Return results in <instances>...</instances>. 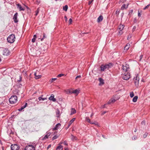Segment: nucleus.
<instances>
[{
    "label": "nucleus",
    "mask_w": 150,
    "mask_h": 150,
    "mask_svg": "<svg viewBox=\"0 0 150 150\" xmlns=\"http://www.w3.org/2000/svg\"><path fill=\"white\" fill-rule=\"evenodd\" d=\"M113 66V64L112 63H109L105 65H102L100 67L101 70L102 71H104L105 69H108L111 68Z\"/></svg>",
    "instance_id": "nucleus-1"
},
{
    "label": "nucleus",
    "mask_w": 150,
    "mask_h": 150,
    "mask_svg": "<svg viewBox=\"0 0 150 150\" xmlns=\"http://www.w3.org/2000/svg\"><path fill=\"white\" fill-rule=\"evenodd\" d=\"M15 40V35L13 34L10 35L7 38L8 42L10 43H13Z\"/></svg>",
    "instance_id": "nucleus-2"
},
{
    "label": "nucleus",
    "mask_w": 150,
    "mask_h": 150,
    "mask_svg": "<svg viewBox=\"0 0 150 150\" xmlns=\"http://www.w3.org/2000/svg\"><path fill=\"white\" fill-rule=\"evenodd\" d=\"M17 97L16 96H13L9 99V102L11 104H14L17 101Z\"/></svg>",
    "instance_id": "nucleus-3"
},
{
    "label": "nucleus",
    "mask_w": 150,
    "mask_h": 150,
    "mask_svg": "<svg viewBox=\"0 0 150 150\" xmlns=\"http://www.w3.org/2000/svg\"><path fill=\"white\" fill-rule=\"evenodd\" d=\"M139 77L138 74L136 75V77H135L134 79V83L137 87L139 85Z\"/></svg>",
    "instance_id": "nucleus-4"
},
{
    "label": "nucleus",
    "mask_w": 150,
    "mask_h": 150,
    "mask_svg": "<svg viewBox=\"0 0 150 150\" xmlns=\"http://www.w3.org/2000/svg\"><path fill=\"white\" fill-rule=\"evenodd\" d=\"M122 78L125 80H127L130 78V75L128 72L125 73L122 76Z\"/></svg>",
    "instance_id": "nucleus-5"
},
{
    "label": "nucleus",
    "mask_w": 150,
    "mask_h": 150,
    "mask_svg": "<svg viewBox=\"0 0 150 150\" xmlns=\"http://www.w3.org/2000/svg\"><path fill=\"white\" fill-rule=\"evenodd\" d=\"M19 148V146L17 144H12L11 146V150H18Z\"/></svg>",
    "instance_id": "nucleus-6"
},
{
    "label": "nucleus",
    "mask_w": 150,
    "mask_h": 150,
    "mask_svg": "<svg viewBox=\"0 0 150 150\" xmlns=\"http://www.w3.org/2000/svg\"><path fill=\"white\" fill-rule=\"evenodd\" d=\"M10 52L7 49H5L3 51V54L4 55L7 56L9 55Z\"/></svg>",
    "instance_id": "nucleus-7"
},
{
    "label": "nucleus",
    "mask_w": 150,
    "mask_h": 150,
    "mask_svg": "<svg viewBox=\"0 0 150 150\" xmlns=\"http://www.w3.org/2000/svg\"><path fill=\"white\" fill-rule=\"evenodd\" d=\"M116 100L117 99H115V97L113 96V98H112L109 100L107 103V104H110L111 103H113L116 101Z\"/></svg>",
    "instance_id": "nucleus-8"
},
{
    "label": "nucleus",
    "mask_w": 150,
    "mask_h": 150,
    "mask_svg": "<svg viewBox=\"0 0 150 150\" xmlns=\"http://www.w3.org/2000/svg\"><path fill=\"white\" fill-rule=\"evenodd\" d=\"M25 149L27 150H35V148L33 145H29L26 146L25 147Z\"/></svg>",
    "instance_id": "nucleus-9"
},
{
    "label": "nucleus",
    "mask_w": 150,
    "mask_h": 150,
    "mask_svg": "<svg viewBox=\"0 0 150 150\" xmlns=\"http://www.w3.org/2000/svg\"><path fill=\"white\" fill-rule=\"evenodd\" d=\"M18 16V13H16L14 15L13 18V19L15 23H17L18 22V20L17 19V16Z\"/></svg>",
    "instance_id": "nucleus-10"
},
{
    "label": "nucleus",
    "mask_w": 150,
    "mask_h": 150,
    "mask_svg": "<svg viewBox=\"0 0 150 150\" xmlns=\"http://www.w3.org/2000/svg\"><path fill=\"white\" fill-rule=\"evenodd\" d=\"M122 69L123 71L125 72L128 71V69H129V67L128 65L126 64L125 65H123Z\"/></svg>",
    "instance_id": "nucleus-11"
},
{
    "label": "nucleus",
    "mask_w": 150,
    "mask_h": 150,
    "mask_svg": "<svg viewBox=\"0 0 150 150\" xmlns=\"http://www.w3.org/2000/svg\"><path fill=\"white\" fill-rule=\"evenodd\" d=\"M49 99L50 100L53 101V102H55L56 101V99L54 98V96L53 94H52L49 98Z\"/></svg>",
    "instance_id": "nucleus-12"
},
{
    "label": "nucleus",
    "mask_w": 150,
    "mask_h": 150,
    "mask_svg": "<svg viewBox=\"0 0 150 150\" xmlns=\"http://www.w3.org/2000/svg\"><path fill=\"white\" fill-rule=\"evenodd\" d=\"M61 125L60 123H58L55 125V127L53 128V130H57L59 127L61 126Z\"/></svg>",
    "instance_id": "nucleus-13"
},
{
    "label": "nucleus",
    "mask_w": 150,
    "mask_h": 150,
    "mask_svg": "<svg viewBox=\"0 0 150 150\" xmlns=\"http://www.w3.org/2000/svg\"><path fill=\"white\" fill-rule=\"evenodd\" d=\"M75 118H73L69 122L67 129L69 127L71 124L75 121Z\"/></svg>",
    "instance_id": "nucleus-14"
},
{
    "label": "nucleus",
    "mask_w": 150,
    "mask_h": 150,
    "mask_svg": "<svg viewBox=\"0 0 150 150\" xmlns=\"http://www.w3.org/2000/svg\"><path fill=\"white\" fill-rule=\"evenodd\" d=\"M17 8L19 9L20 11H24L25 10V9L23 8H22L21 5L19 4H17Z\"/></svg>",
    "instance_id": "nucleus-15"
},
{
    "label": "nucleus",
    "mask_w": 150,
    "mask_h": 150,
    "mask_svg": "<svg viewBox=\"0 0 150 150\" xmlns=\"http://www.w3.org/2000/svg\"><path fill=\"white\" fill-rule=\"evenodd\" d=\"M27 105V103H25V105H23V106H22L21 107V108L19 109L18 110L19 111H22V110H23L24 108H25Z\"/></svg>",
    "instance_id": "nucleus-16"
},
{
    "label": "nucleus",
    "mask_w": 150,
    "mask_h": 150,
    "mask_svg": "<svg viewBox=\"0 0 150 150\" xmlns=\"http://www.w3.org/2000/svg\"><path fill=\"white\" fill-rule=\"evenodd\" d=\"M37 73L36 72L35 73H34V75L35 76V78L36 79H38L40 78L41 76H42L41 75H37Z\"/></svg>",
    "instance_id": "nucleus-17"
},
{
    "label": "nucleus",
    "mask_w": 150,
    "mask_h": 150,
    "mask_svg": "<svg viewBox=\"0 0 150 150\" xmlns=\"http://www.w3.org/2000/svg\"><path fill=\"white\" fill-rule=\"evenodd\" d=\"M103 16L100 15L98 18L97 22L98 23L101 21L103 20Z\"/></svg>",
    "instance_id": "nucleus-18"
},
{
    "label": "nucleus",
    "mask_w": 150,
    "mask_h": 150,
    "mask_svg": "<svg viewBox=\"0 0 150 150\" xmlns=\"http://www.w3.org/2000/svg\"><path fill=\"white\" fill-rule=\"evenodd\" d=\"M129 5V4H127V5H126L125 4H124L122 5L121 7V10H123L125 8H128V6Z\"/></svg>",
    "instance_id": "nucleus-19"
},
{
    "label": "nucleus",
    "mask_w": 150,
    "mask_h": 150,
    "mask_svg": "<svg viewBox=\"0 0 150 150\" xmlns=\"http://www.w3.org/2000/svg\"><path fill=\"white\" fill-rule=\"evenodd\" d=\"M76 112V110L74 108H71V113L70 114V115H72L73 114H74Z\"/></svg>",
    "instance_id": "nucleus-20"
},
{
    "label": "nucleus",
    "mask_w": 150,
    "mask_h": 150,
    "mask_svg": "<svg viewBox=\"0 0 150 150\" xmlns=\"http://www.w3.org/2000/svg\"><path fill=\"white\" fill-rule=\"evenodd\" d=\"M130 47V45L129 44H127L126 46L125 47L124 49L125 50H128Z\"/></svg>",
    "instance_id": "nucleus-21"
},
{
    "label": "nucleus",
    "mask_w": 150,
    "mask_h": 150,
    "mask_svg": "<svg viewBox=\"0 0 150 150\" xmlns=\"http://www.w3.org/2000/svg\"><path fill=\"white\" fill-rule=\"evenodd\" d=\"M79 93V91L77 89H76L74 90L71 93L76 94V95H78Z\"/></svg>",
    "instance_id": "nucleus-22"
},
{
    "label": "nucleus",
    "mask_w": 150,
    "mask_h": 150,
    "mask_svg": "<svg viewBox=\"0 0 150 150\" xmlns=\"http://www.w3.org/2000/svg\"><path fill=\"white\" fill-rule=\"evenodd\" d=\"M138 98L137 96H135L133 98L132 101L134 102H136L137 101Z\"/></svg>",
    "instance_id": "nucleus-23"
},
{
    "label": "nucleus",
    "mask_w": 150,
    "mask_h": 150,
    "mask_svg": "<svg viewBox=\"0 0 150 150\" xmlns=\"http://www.w3.org/2000/svg\"><path fill=\"white\" fill-rule=\"evenodd\" d=\"M63 146L62 145L58 146L56 150H62Z\"/></svg>",
    "instance_id": "nucleus-24"
},
{
    "label": "nucleus",
    "mask_w": 150,
    "mask_h": 150,
    "mask_svg": "<svg viewBox=\"0 0 150 150\" xmlns=\"http://www.w3.org/2000/svg\"><path fill=\"white\" fill-rule=\"evenodd\" d=\"M99 81H100V83H101L102 84H103L104 83V81L101 78H100L99 79H98Z\"/></svg>",
    "instance_id": "nucleus-25"
},
{
    "label": "nucleus",
    "mask_w": 150,
    "mask_h": 150,
    "mask_svg": "<svg viewBox=\"0 0 150 150\" xmlns=\"http://www.w3.org/2000/svg\"><path fill=\"white\" fill-rule=\"evenodd\" d=\"M60 111L58 110H57V111L56 112V116L57 117H59L60 116Z\"/></svg>",
    "instance_id": "nucleus-26"
},
{
    "label": "nucleus",
    "mask_w": 150,
    "mask_h": 150,
    "mask_svg": "<svg viewBox=\"0 0 150 150\" xmlns=\"http://www.w3.org/2000/svg\"><path fill=\"white\" fill-rule=\"evenodd\" d=\"M68 8V6L67 5H66L64 6L63 7V10L65 11H67V10Z\"/></svg>",
    "instance_id": "nucleus-27"
},
{
    "label": "nucleus",
    "mask_w": 150,
    "mask_h": 150,
    "mask_svg": "<svg viewBox=\"0 0 150 150\" xmlns=\"http://www.w3.org/2000/svg\"><path fill=\"white\" fill-rule=\"evenodd\" d=\"M119 29L120 30H122L124 27V26L123 25H120L119 26Z\"/></svg>",
    "instance_id": "nucleus-28"
},
{
    "label": "nucleus",
    "mask_w": 150,
    "mask_h": 150,
    "mask_svg": "<svg viewBox=\"0 0 150 150\" xmlns=\"http://www.w3.org/2000/svg\"><path fill=\"white\" fill-rule=\"evenodd\" d=\"M46 99V98H43L41 97H40L38 98V99L39 101H40L41 100H44Z\"/></svg>",
    "instance_id": "nucleus-29"
},
{
    "label": "nucleus",
    "mask_w": 150,
    "mask_h": 150,
    "mask_svg": "<svg viewBox=\"0 0 150 150\" xmlns=\"http://www.w3.org/2000/svg\"><path fill=\"white\" fill-rule=\"evenodd\" d=\"M47 38V36L46 35L45 33H43V37L41 39V40L42 41L44 39Z\"/></svg>",
    "instance_id": "nucleus-30"
},
{
    "label": "nucleus",
    "mask_w": 150,
    "mask_h": 150,
    "mask_svg": "<svg viewBox=\"0 0 150 150\" xmlns=\"http://www.w3.org/2000/svg\"><path fill=\"white\" fill-rule=\"evenodd\" d=\"M81 75H79L77 76L75 78L76 80H77L78 81H80V80H78V79H80L81 78Z\"/></svg>",
    "instance_id": "nucleus-31"
},
{
    "label": "nucleus",
    "mask_w": 150,
    "mask_h": 150,
    "mask_svg": "<svg viewBox=\"0 0 150 150\" xmlns=\"http://www.w3.org/2000/svg\"><path fill=\"white\" fill-rule=\"evenodd\" d=\"M134 96V93L133 92H130V96L131 98H132Z\"/></svg>",
    "instance_id": "nucleus-32"
},
{
    "label": "nucleus",
    "mask_w": 150,
    "mask_h": 150,
    "mask_svg": "<svg viewBox=\"0 0 150 150\" xmlns=\"http://www.w3.org/2000/svg\"><path fill=\"white\" fill-rule=\"evenodd\" d=\"M86 121L87 122H88L89 123L91 122L90 120L89 119V117H86Z\"/></svg>",
    "instance_id": "nucleus-33"
},
{
    "label": "nucleus",
    "mask_w": 150,
    "mask_h": 150,
    "mask_svg": "<svg viewBox=\"0 0 150 150\" xmlns=\"http://www.w3.org/2000/svg\"><path fill=\"white\" fill-rule=\"evenodd\" d=\"M119 13H120V10H119L118 9L115 12V14L116 15V16H118L119 14Z\"/></svg>",
    "instance_id": "nucleus-34"
},
{
    "label": "nucleus",
    "mask_w": 150,
    "mask_h": 150,
    "mask_svg": "<svg viewBox=\"0 0 150 150\" xmlns=\"http://www.w3.org/2000/svg\"><path fill=\"white\" fill-rule=\"evenodd\" d=\"M64 75V74H60L59 75H58L57 76V78H59V77H61L63 76Z\"/></svg>",
    "instance_id": "nucleus-35"
},
{
    "label": "nucleus",
    "mask_w": 150,
    "mask_h": 150,
    "mask_svg": "<svg viewBox=\"0 0 150 150\" xmlns=\"http://www.w3.org/2000/svg\"><path fill=\"white\" fill-rule=\"evenodd\" d=\"M58 137L57 136V135H55L52 138V140H54L55 139H57V138H58Z\"/></svg>",
    "instance_id": "nucleus-36"
},
{
    "label": "nucleus",
    "mask_w": 150,
    "mask_h": 150,
    "mask_svg": "<svg viewBox=\"0 0 150 150\" xmlns=\"http://www.w3.org/2000/svg\"><path fill=\"white\" fill-rule=\"evenodd\" d=\"M39 8H38L37 11H36L35 12V15L36 16H37L38 14V13L39 12Z\"/></svg>",
    "instance_id": "nucleus-37"
},
{
    "label": "nucleus",
    "mask_w": 150,
    "mask_h": 150,
    "mask_svg": "<svg viewBox=\"0 0 150 150\" xmlns=\"http://www.w3.org/2000/svg\"><path fill=\"white\" fill-rule=\"evenodd\" d=\"M150 6V4H149L148 5L146 6L144 8V10H145L146 9L148 8L149 6Z\"/></svg>",
    "instance_id": "nucleus-38"
},
{
    "label": "nucleus",
    "mask_w": 150,
    "mask_h": 150,
    "mask_svg": "<svg viewBox=\"0 0 150 150\" xmlns=\"http://www.w3.org/2000/svg\"><path fill=\"white\" fill-rule=\"evenodd\" d=\"M48 138V137L47 136V135H45L44 137L42 138V140H45L46 139H47Z\"/></svg>",
    "instance_id": "nucleus-39"
},
{
    "label": "nucleus",
    "mask_w": 150,
    "mask_h": 150,
    "mask_svg": "<svg viewBox=\"0 0 150 150\" xmlns=\"http://www.w3.org/2000/svg\"><path fill=\"white\" fill-rule=\"evenodd\" d=\"M133 12V10H130L128 14L130 16L132 14V13Z\"/></svg>",
    "instance_id": "nucleus-40"
},
{
    "label": "nucleus",
    "mask_w": 150,
    "mask_h": 150,
    "mask_svg": "<svg viewBox=\"0 0 150 150\" xmlns=\"http://www.w3.org/2000/svg\"><path fill=\"white\" fill-rule=\"evenodd\" d=\"M72 21V19L71 18H70L69 19V24H71V23Z\"/></svg>",
    "instance_id": "nucleus-41"
},
{
    "label": "nucleus",
    "mask_w": 150,
    "mask_h": 150,
    "mask_svg": "<svg viewBox=\"0 0 150 150\" xmlns=\"http://www.w3.org/2000/svg\"><path fill=\"white\" fill-rule=\"evenodd\" d=\"M145 124V121L144 120L142 121L141 123V124L142 125H144Z\"/></svg>",
    "instance_id": "nucleus-42"
},
{
    "label": "nucleus",
    "mask_w": 150,
    "mask_h": 150,
    "mask_svg": "<svg viewBox=\"0 0 150 150\" xmlns=\"http://www.w3.org/2000/svg\"><path fill=\"white\" fill-rule=\"evenodd\" d=\"M57 79L56 78H52L51 80V82H53L54 81H55Z\"/></svg>",
    "instance_id": "nucleus-43"
},
{
    "label": "nucleus",
    "mask_w": 150,
    "mask_h": 150,
    "mask_svg": "<svg viewBox=\"0 0 150 150\" xmlns=\"http://www.w3.org/2000/svg\"><path fill=\"white\" fill-rule=\"evenodd\" d=\"M147 133H146L145 134H144L143 135V137L144 138H146L147 135Z\"/></svg>",
    "instance_id": "nucleus-44"
},
{
    "label": "nucleus",
    "mask_w": 150,
    "mask_h": 150,
    "mask_svg": "<svg viewBox=\"0 0 150 150\" xmlns=\"http://www.w3.org/2000/svg\"><path fill=\"white\" fill-rule=\"evenodd\" d=\"M35 39H36L35 38H33L32 40V42H34L35 41Z\"/></svg>",
    "instance_id": "nucleus-45"
},
{
    "label": "nucleus",
    "mask_w": 150,
    "mask_h": 150,
    "mask_svg": "<svg viewBox=\"0 0 150 150\" xmlns=\"http://www.w3.org/2000/svg\"><path fill=\"white\" fill-rule=\"evenodd\" d=\"M137 139V137H132V139L133 140H135Z\"/></svg>",
    "instance_id": "nucleus-46"
},
{
    "label": "nucleus",
    "mask_w": 150,
    "mask_h": 150,
    "mask_svg": "<svg viewBox=\"0 0 150 150\" xmlns=\"http://www.w3.org/2000/svg\"><path fill=\"white\" fill-rule=\"evenodd\" d=\"M46 135H47V136L48 137L50 135V132L47 133V134Z\"/></svg>",
    "instance_id": "nucleus-47"
},
{
    "label": "nucleus",
    "mask_w": 150,
    "mask_h": 150,
    "mask_svg": "<svg viewBox=\"0 0 150 150\" xmlns=\"http://www.w3.org/2000/svg\"><path fill=\"white\" fill-rule=\"evenodd\" d=\"M46 135H47V136L48 137L50 135V132L47 133V134Z\"/></svg>",
    "instance_id": "nucleus-48"
},
{
    "label": "nucleus",
    "mask_w": 150,
    "mask_h": 150,
    "mask_svg": "<svg viewBox=\"0 0 150 150\" xmlns=\"http://www.w3.org/2000/svg\"><path fill=\"white\" fill-rule=\"evenodd\" d=\"M141 13H140L139 11L138 12V16L139 17H140L141 16Z\"/></svg>",
    "instance_id": "nucleus-49"
},
{
    "label": "nucleus",
    "mask_w": 150,
    "mask_h": 150,
    "mask_svg": "<svg viewBox=\"0 0 150 150\" xmlns=\"http://www.w3.org/2000/svg\"><path fill=\"white\" fill-rule=\"evenodd\" d=\"M122 33V30H120L119 32V34L120 35H121Z\"/></svg>",
    "instance_id": "nucleus-50"
},
{
    "label": "nucleus",
    "mask_w": 150,
    "mask_h": 150,
    "mask_svg": "<svg viewBox=\"0 0 150 150\" xmlns=\"http://www.w3.org/2000/svg\"><path fill=\"white\" fill-rule=\"evenodd\" d=\"M136 29V27L134 26L133 28L132 31H134Z\"/></svg>",
    "instance_id": "nucleus-51"
},
{
    "label": "nucleus",
    "mask_w": 150,
    "mask_h": 150,
    "mask_svg": "<svg viewBox=\"0 0 150 150\" xmlns=\"http://www.w3.org/2000/svg\"><path fill=\"white\" fill-rule=\"evenodd\" d=\"M64 144L65 145L67 146L68 145L67 142L66 141H64Z\"/></svg>",
    "instance_id": "nucleus-52"
},
{
    "label": "nucleus",
    "mask_w": 150,
    "mask_h": 150,
    "mask_svg": "<svg viewBox=\"0 0 150 150\" xmlns=\"http://www.w3.org/2000/svg\"><path fill=\"white\" fill-rule=\"evenodd\" d=\"M21 76H20L19 79L18 80V82H19L21 81Z\"/></svg>",
    "instance_id": "nucleus-53"
},
{
    "label": "nucleus",
    "mask_w": 150,
    "mask_h": 150,
    "mask_svg": "<svg viewBox=\"0 0 150 150\" xmlns=\"http://www.w3.org/2000/svg\"><path fill=\"white\" fill-rule=\"evenodd\" d=\"M143 57V55H141L140 56V59H139V61H140L141 59H142V58Z\"/></svg>",
    "instance_id": "nucleus-54"
},
{
    "label": "nucleus",
    "mask_w": 150,
    "mask_h": 150,
    "mask_svg": "<svg viewBox=\"0 0 150 150\" xmlns=\"http://www.w3.org/2000/svg\"><path fill=\"white\" fill-rule=\"evenodd\" d=\"M95 123V124H94L95 125H97L98 126H99V125L98 123L97 122H94Z\"/></svg>",
    "instance_id": "nucleus-55"
},
{
    "label": "nucleus",
    "mask_w": 150,
    "mask_h": 150,
    "mask_svg": "<svg viewBox=\"0 0 150 150\" xmlns=\"http://www.w3.org/2000/svg\"><path fill=\"white\" fill-rule=\"evenodd\" d=\"M131 38V35H129L127 38V39L128 40H129V39H130Z\"/></svg>",
    "instance_id": "nucleus-56"
},
{
    "label": "nucleus",
    "mask_w": 150,
    "mask_h": 150,
    "mask_svg": "<svg viewBox=\"0 0 150 150\" xmlns=\"http://www.w3.org/2000/svg\"><path fill=\"white\" fill-rule=\"evenodd\" d=\"M51 147V145H49L47 148V149H48L49 148H50Z\"/></svg>",
    "instance_id": "nucleus-57"
},
{
    "label": "nucleus",
    "mask_w": 150,
    "mask_h": 150,
    "mask_svg": "<svg viewBox=\"0 0 150 150\" xmlns=\"http://www.w3.org/2000/svg\"><path fill=\"white\" fill-rule=\"evenodd\" d=\"M64 18H65V21H67V17L66 16H65L64 17Z\"/></svg>",
    "instance_id": "nucleus-58"
},
{
    "label": "nucleus",
    "mask_w": 150,
    "mask_h": 150,
    "mask_svg": "<svg viewBox=\"0 0 150 150\" xmlns=\"http://www.w3.org/2000/svg\"><path fill=\"white\" fill-rule=\"evenodd\" d=\"M106 105V104H104V105H103L102 107V108H105L106 107V106H105V105Z\"/></svg>",
    "instance_id": "nucleus-59"
},
{
    "label": "nucleus",
    "mask_w": 150,
    "mask_h": 150,
    "mask_svg": "<svg viewBox=\"0 0 150 150\" xmlns=\"http://www.w3.org/2000/svg\"><path fill=\"white\" fill-rule=\"evenodd\" d=\"M107 112L106 111H104V112H103L102 113V115H103L104 114H105L106 112Z\"/></svg>",
    "instance_id": "nucleus-60"
},
{
    "label": "nucleus",
    "mask_w": 150,
    "mask_h": 150,
    "mask_svg": "<svg viewBox=\"0 0 150 150\" xmlns=\"http://www.w3.org/2000/svg\"><path fill=\"white\" fill-rule=\"evenodd\" d=\"M37 37L36 35H34L33 36V38H35V39Z\"/></svg>",
    "instance_id": "nucleus-61"
},
{
    "label": "nucleus",
    "mask_w": 150,
    "mask_h": 150,
    "mask_svg": "<svg viewBox=\"0 0 150 150\" xmlns=\"http://www.w3.org/2000/svg\"><path fill=\"white\" fill-rule=\"evenodd\" d=\"M93 115H94V114L93 113H92V114H91V115L90 117H92V116Z\"/></svg>",
    "instance_id": "nucleus-62"
},
{
    "label": "nucleus",
    "mask_w": 150,
    "mask_h": 150,
    "mask_svg": "<svg viewBox=\"0 0 150 150\" xmlns=\"http://www.w3.org/2000/svg\"><path fill=\"white\" fill-rule=\"evenodd\" d=\"M89 123L90 124H95V123L94 122H92L91 121V122H89Z\"/></svg>",
    "instance_id": "nucleus-63"
},
{
    "label": "nucleus",
    "mask_w": 150,
    "mask_h": 150,
    "mask_svg": "<svg viewBox=\"0 0 150 150\" xmlns=\"http://www.w3.org/2000/svg\"><path fill=\"white\" fill-rule=\"evenodd\" d=\"M123 0H120V1H119V3H121V2H123Z\"/></svg>",
    "instance_id": "nucleus-64"
}]
</instances>
